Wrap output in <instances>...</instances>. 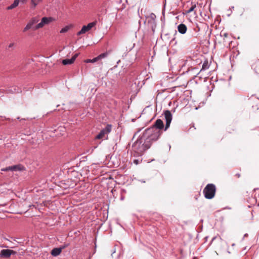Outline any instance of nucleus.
I'll return each mask as SVG.
<instances>
[{
    "mask_svg": "<svg viewBox=\"0 0 259 259\" xmlns=\"http://www.w3.org/2000/svg\"><path fill=\"white\" fill-rule=\"evenodd\" d=\"M162 133V131L155 127H149L144 131L142 136L145 141L149 143L150 146H151L152 142L157 140Z\"/></svg>",
    "mask_w": 259,
    "mask_h": 259,
    "instance_id": "1",
    "label": "nucleus"
},
{
    "mask_svg": "<svg viewBox=\"0 0 259 259\" xmlns=\"http://www.w3.org/2000/svg\"><path fill=\"white\" fill-rule=\"evenodd\" d=\"M150 147L149 143L145 141L142 136L133 144L132 146L133 150L139 155H142Z\"/></svg>",
    "mask_w": 259,
    "mask_h": 259,
    "instance_id": "2",
    "label": "nucleus"
},
{
    "mask_svg": "<svg viewBox=\"0 0 259 259\" xmlns=\"http://www.w3.org/2000/svg\"><path fill=\"white\" fill-rule=\"evenodd\" d=\"M216 191V188L214 184H209L206 185L203 190V193L206 199H210L214 197Z\"/></svg>",
    "mask_w": 259,
    "mask_h": 259,
    "instance_id": "3",
    "label": "nucleus"
},
{
    "mask_svg": "<svg viewBox=\"0 0 259 259\" xmlns=\"http://www.w3.org/2000/svg\"><path fill=\"white\" fill-rule=\"evenodd\" d=\"M111 131V125L108 124L105 128L102 130L100 133L96 136L95 139L100 140L107 137V135L110 133Z\"/></svg>",
    "mask_w": 259,
    "mask_h": 259,
    "instance_id": "4",
    "label": "nucleus"
},
{
    "mask_svg": "<svg viewBox=\"0 0 259 259\" xmlns=\"http://www.w3.org/2000/svg\"><path fill=\"white\" fill-rule=\"evenodd\" d=\"M97 22L95 21L93 22L89 23L87 26L84 25L82 27L81 29L78 31L77 33V35H79L86 33L87 32L90 30L93 27L95 26L97 24Z\"/></svg>",
    "mask_w": 259,
    "mask_h": 259,
    "instance_id": "5",
    "label": "nucleus"
},
{
    "mask_svg": "<svg viewBox=\"0 0 259 259\" xmlns=\"http://www.w3.org/2000/svg\"><path fill=\"white\" fill-rule=\"evenodd\" d=\"M52 17H43L41 21L35 26L34 29H38L42 28L45 25L48 24L53 21Z\"/></svg>",
    "mask_w": 259,
    "mask_h": 259,
    "instance_id": "6",
    "label": "nucleus"
},
{
    "mask_svg": "<svg viewBox=\"0 0 259 259\" xmlns=\"http://www.w3.org/2000/svg\"><path fill=\"white\" fill-rule=\"evenodd\" d=\"M164 114L165 119L166 121L164 131H166L170 126V124L172 120V114L169 110L165 111Z\"/></svg>",
    "mask_w": 259,
    "mask_h": 259,
    "instance_id": "7",
    "label": "nucleus"
},
{
    "mask_svg": "<svg viewBox=\"0 0 259 259\" xmlns=\"http://www.w3.org/2000/svg\"><path fill=\"white\" fill-rule=\"evenodd\" d=\"M16 252L11 249H3L1 251L0 255L2 257L9 258L12 254H15Z\"/></svg>",
    "mask_w": 259,
    "mask_h": 259,
    "instance_id": "8",
    "label": "nucleus"
},
{
    "mask_svg": "<svg viewBox=\"0 0 259 259\" xmlns=\"http://www.w3.org/2000/svg\"><path fill=\"white\" fill-rule=\"evenodd\" d=\"M151 127H155V128L161 131V130L164 127L163 122L162 120L160 119H157L154 122L153 125Z\"/></svg>",
    "mask_w": 259,
    "mask_h": 259,
    "instance_id": "9",
    "label": "nucleus"
},
{
    "mask_svg": "<svg viewBox=\"0 0 259 259\" xmlns=\"http://www.w3.org/2000/svg\"><path fill=\"white\" fill-rule=\"evenodd\" d=\"M78 56V54H75L71 59H65L62 60V64L64 65L71 64H72L77 56Z\"/></svg>",
    "mask_w": 259,
    "mask_h": 259,
    "instance_id": "10",
    "label": "nucleus"
},
{
    "mask_svg": "<svg viewBox=\"0 0 259 259\" xmlns=\"http://www.w3.org/2000/svg\"><path fill=\"white\" fill-rule=\"evenodd\" d=\"M65 248V246H61L59 248H55L51 251V254L54 256H56L60 254L63 249Z\"/></svg>",
    "mask_w": 259,
    "mask_h": 259,
    "instance_id": "11",
    "label": "nucleus"
},
{
    "mask_svg": "<svg viewBox=\"0 0 259 259\" xmlns=\"http://www.w3.org/2000/svg\"><path fill=\"white\" fill-rule=\"evenodd\" d=\"M251 67L255 73L259 74V60L254 61L251 65Z\"/></svg>",
    "mask_w": 259,
    "mask_h": 259,
    "instance_id": "12",
    "label": "nucleus"
},
{
    "mask_svg": "<svg viewBox=\"0 0 259 259\" xmlns=\"http://www.w3.org/2000/svg\"><path fill=\"white\" fill-rule=\"evenodd\" d=\"M178 30L180 33L185 34L187 30V27L185 24L181 23L178 26Z\"/></svg>",
    "mask_w": 259,
    "mask_h": 259,
    "instance_id": "13",
    "label": "nucleus"
},
{
    "mask_svg": "<svg viewBox=\"0 0 259 259\" xmlns=\"http://www.w3.org/2000/svg\"><path fill=\"white\" fill-rule=\"evenodd\" d=\"M196 4L195 3H191V7L186 11V13H190L192 12H194V14H196Z\"/></svg>",
    "mask_w": 259,
    "mask_h": 259,
    "instance_id": "14",
    "label": "nucleus"
},
{
    "mask_svg": "<svg viewBox=\"0 0 259 259\" xmlns=\"http://www.w3.org/2000/svg\"><path fill=\"white\" fill-rule=\"evenodd\" d=\"M20 3V0H14L13 3L7 8V10H12L16 8Z\"/></svg>",
    "mask_w": 259,
    "mask_h": 259,
    "instance_id": "15",
    "label": "nucleus"
},
{
    "mask_svg": "<svg viewBox=\"0 0 259 259\" xmlns=\"http://www.w3.org/2000/svg\"><path fill=\"white\" fill-rule=\"evenodd\" d=\"M34 28L35 26H33V25L32 24L28 22L26 26L23 29L22 31L23 32H26L31 29L35 30L36 29H34Z\"/></svg>",
    "mask_w": 259,
    "mask_h": 259,
    "instance_id": "16",
    "label": "nucleus"
},
{
    "mask_svg": "<svg viewBox=\"0 0 259 259\" xmlns=\"http://www.w3.org/2000/svg\"><path fill=\"white\" fill-rule=\"evenodd\" d=\"M9 169H10V170L12 171H17V170H21L23 169V167L21 166L20 165H16L9 166Z\"/></svg>",
    "mask_w": 259,
    "mask_h": 259,
    "instance_id": "17",
    "label": "nucleus"
},
{
    "mask_svg": "<svg viewBox=\"0 0 259 259\" xmlns=\"http://www.w3.org/2000/svg\"><path fill=\"white\" fill-rule=\"evenodd\" d=\"M40 2H41L38 1V0H31L30 4L31 8L34 9L37 6V5Z\"/></svg>",
    "mask_w": 259,
    "mask_h": 259,
    "instance_id": "18",
    "label": "nucleus"
},
{
    "mask_svg": "<svg viewBox=\"0 0 259 259\" xmlns=\"http://www.w3.org/2000/svg\"><path fill=\"white\" fill-rule=\"evenodd\" d=\"M72 27V25H68L65 26V27L63 28L60 31V33H65L67 32L71 27Z\"/></svg>",
    "mask_w": 259,
    "mask_h": 259,
    "instance_id": "19",
    "label": "nucleus"
},
{
    "mask_svg": "<svg viewBox=\"0 0 259 259\" xmlns=\"http://www.w3.org/2000/svg\"><path fill=\"white\" fill-rule=\"evenodd\" d=\"M109 53L108 52H105L104 53H102L100 55H99V56H97V59H98V61L103 59V58H106L108 55Z\"/></svg>",
    "mask_w": 259,
    "mask_h": 259,
    "instance_id": "20",
    "label": "nucleus"
},
{
    "mask_svg": "<svg viewBox=\"0 0 259 259\" xmlns=\"http://www.w3.org/2000/svg\"><path fill=\"white\" fill-rule=\"evenodd\" d=\"M98 61L97 57L93 58V59H87L84 60L85 63H95Z\"/></svg>",
    "mask_w": 259,
    "mask_h": 259,
    "instance_id": "21",
    "label": "nucleus"
},
{
    "mask_svg": "<svg viewBox=\"0 0 259 259\" xmlns=\"http://www.w3.org/2000/svg\"><path fill=\"white\" fill-rule=\"evenodd\" d=\"M29 22L34 25L35 24L38 22V20L36 17H33L30 20Z\"/></svg>",
    "mask_w": 259,
    "mask_h": 259,
    "instance_id": "22",
    "label": "nucleus"
},
{
    "mask_svg": "<svg viewBox=\"0 0 259 259\" xmlns=\"http://www.w3.org/2000/svg\"><path fill=\"white\" fill-rule=\"evenodd\" d=\"M209 67V66H208V61H205L203 65H202V69L201 70H205V69H208Z\"/></svg>",
    "mask_w": 259,
    "mask_h": 259,
    "instance_id": "23",
    "label": "nucleus"
},
{
    "mask_svg": "<svg viewBox=\"0 0 259 259\" xmlns=\"http://www.w3.org/2000/svg\"><path fill=\"white\" fill-rule=\"evenodd\" d=\"M156 17V15L154 13H151L149 16V18L152 20H154Z\"/></svg>",
    "mask_w": 259,
    "mask_h": 259,
    "instance_id": "24",
    "label": "nucleus"
},
{
    "mask_svg": "<svg viewBox=\"0 0 259 259\" xmlns=\"http://www.w3.org/2000/svg\"><path fill=\"white\" fill-rule=\"evenodd\" d=\"M221 35L223 36L224 37H227L228 36V34L226 32L222 33L221 32Z\"/></svg>",
    "mask_w": 259,
    "mask_h": 259,
    "instance_id": "25",
    "label": "nucleus"
},
{
    "mask_svg": "<svg viewBox=\"0 0 259 259\" xmlns=\"http://www.w3.org/2000/svg\"><path fill=\"white\" fill-rule=\"evenodd\" d=\"M2 171H8V170H10V169H9V167H7L5 168L2 169Z\"/></svg>",
    "mask_w": 259,
    "mask_h": 259,
    "instance_id": "26",
    "label": "nucleus"
},
{
    "mask_svg": "<svg viewBox=\"0 0 259 259\" xmlns=\"http://www.w3.org/2000/svg\"><path fill=\"white\" fill-rule=\"evenodd\" d=\"M14 45V43H11L9 45V48H11L12 47H13V46Z\"/></svg>",
    "mask_w": 259,
    "mask_h": 259,
    "instance_id": "27",
    "label": "nucleus"
},
{
    "mask_svg": "<svg viewBox=\"0 0 259 259\" xmlns=\"http://www.w3.org/2000/svg\"><path fill=\"white\" fill-rule=\"evenodd\" d=\"M27 2V0H20V2L22 3H25Z\"/></svg>",
    "mask_w": 259,
    "mask_h": 259,
    "instance_id": "28",
    "label": "nucleus"
},
{
    "mask_svg": "<svg viewBox=\"0 0 259 259\" xmlns=\"http://www.w3.org/2000/svg\"><path fill=\"white\" fill-rule=\"evenodd\" d=\"M236 176L237 178H239L240 177V175L239 174H236L235 175Z\"/></svg>",
    "mask_w": 259,
    "mask_h": 259,
    "instance_id": "29",
    "label": "nucleus"
},
{
    "mask_svg": "<svg viewBox=\"0 0 259 259\" xmlns=\"http://www.w3.org/2000/svg\"><path fill=\"white\" fill-rule=\"evenodd\" d=\"M134 163H135L136 164H138V160H135Z\"/></svg>",
    "mask_w": 259,
    "mask_h": 259,
    "instance_id": "30",
    "label": "nucleus"
},
{
    "mask_svg": "<svg viewBox=\"0 0 259 259\" xmlns=\"http://www.w3.org/2000/svg\"><path fill=\"white\" fill-rule=\"evenodd\" d=\"M68 246V244H65V245H63V246H65V247H67Z\"/></svg>",
    "mask_w": 259,
    "mask_h": 259,
    "instance_id": "31",
    "label": "nucleus"
},
{
    "mask_svg": "<svg viewBox=\"0 0 259 259\" xmlns=\"http://www.w3.org/2000/svg\"><path fill=\"white\" fill-rule=\"evenodd\" d=\"M38 1H40L41 2L42 1V0H38Z\"/></svg>",
    "mask_w": 259,
    "mask_h": 259,
    "instance_id": "32",
    "label": "nucleus"
}]
</instances>
